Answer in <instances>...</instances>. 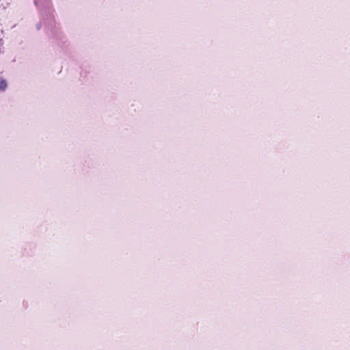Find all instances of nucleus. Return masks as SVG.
<instances>
[{"label": "nucleus", "instance_id": "f257e3e1", "mask_svg": "<svg viewBox=\"0 0 350 350\" xmlns=\"http://www.w3.org/2000/svg\"><path fill=\"white\" fill-rule=\"evenodd\" d=\"M7 88V83L4 79H0V90H5Z\"/></svg>", "mask_w": 350, "mask_h": 350}]
</instances>
